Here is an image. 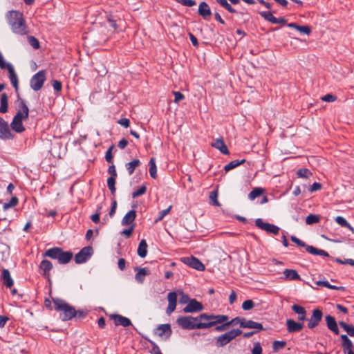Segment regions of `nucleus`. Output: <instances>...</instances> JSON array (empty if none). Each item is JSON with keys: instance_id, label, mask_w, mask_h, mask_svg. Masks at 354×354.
Wrapping results in <instances>:
<instances>
[{"instance_id": "obj_1", "label": "nucleus", "mask_w": 354, "mask_h": 354, "mask_svg": "<svg viewBox=\"0 0 354 354\" xmlns=\"http://www.w3.org/2000/svg\"><path fill=\"white\" fill-rule=\"evenodd\" d=\"M6 17L13 33L21 36L28 33V28L22 12L18 10H10L7 12Z\"/></svg>"}, {"instance_id": "obj_2", "label": "nucleus", "mask_w": 354, "mask_h": 354, "mask_svg": "<svg viewBox=\"0 0 354 354\" xmlns=\"http://www.w3.org/2000/svg\"><path fill=\"white\" fill-rule=\"evenodd\" d=\"M19 106V109L12 119L10 127L14 131L17 133H21L25 131L22 121L28 118L29 109L23 100L20 101Z\"/></svg>"}, {"instance_id": "obj_3", "label": "nucleus", "mask_w": 354, "mask_h": 354, "mask_svg": "<svg viewBox=\"0 0 354 354\" xmlns=\"http://www.w3.org/2000/svg\"><path fill=\"white\" fill-rule=\"evenodd\" d=\"M53 301L55 309L61 313L60 317L63 321L71 320L75 317L76 310L73 306L61 299L56 298Z\"/></svg>"}, {"instance_id": "obj_4", "label": "nucleus", "mask_w": 354, "mask_h": 354, "mask_svg": "<svg viewBox=\"0 0 354 354\" xmlns=\"http://www.w3.org/2000/svg\"><path fill=\"white\" fill-rule=\"evenodd\" d=\"M73 253L70 251L64 252L61 248L55 247L47 250L44 254V257H50L57 259L61 264L68 263L73 258Z\"/></svg>"}, {"instance_id": "obj_5", "label": "nucleus", "mask_w": 354, "mask_h": 354, "mask_svg": "<svg viewBox=\"0 0 354 354\" xmlns=\"http://www.w3.org/2000/svg\"><path fill=\"white\" fill-rule=\"evenodd\" d=\"M176 323L183 329L194 330L201 329V327L207 326L205 324H201L199 316L194 317L192 316H182L176 319Z\"/></svg>"}, {"instance_id": "obj_6", "label": "nucleus", "mask_w": 354, "mask_h": 354, "mask_svg": "<svg viewBox=\"0 0 354 354\" xmlns=\"http://www.w3.org/2000/svg\"><path fill=\"white\" fill-rule=\"evenodd\" d=\"M177 293H178L180 295V297L179 299V302L181 304H188L189 301L191 300L189 299V297L185 294L182 290H178L177 292H171L167 295V299H168V306L167 308V313L168 315H170L171 313H173L176 306V301H177Z\"/></svg>"}, {"instance_id": "obj_7", "label": "nucleus", "mask_w": 354, "mask_h": 354, "mask_svg": "<svg viewBox=\"0 0 354 354\" xmlns=\"http://www.w3.org/2000/svg\"><path fill=\"white\" fill-rule=\"evenodd\" d=\"M200 322L201 324L207 325L205 327H201V329L208 328L213 326H216L217 324H220L228 320V317L224 315H207L206 313H202L199 315Z\"/></svg>"}, {"instance_id": "obj_8", "label": "nucleus", "mask_w": 354, "mask_h": 354, "mask_svg": "<svg viewBox=\"0 0 354 354\" xmlns=\"http://www.w3.org/2000/svg\"><path fill=\"white\" fill-rule=\"evenodd\" d=\"M242 333L240 329H232L222 334L215 339L217 347H223Z\"/></svg>"}, {"instance_id": "obj_9", "label": "nucleus", "mask_w": 354, "mask_h": 354, "mask_svg": "<svg viewBox=\"0 0 354 354\" xmlns=\"http://www.w3.org/2000/svg\"><path fill=\"white\" fill-rule=\"evenodd\" d=\"M45 81L46 71L44 70L39 71L36 74H35L30 79V87L34 91H37L42 88Z\"/></svg>"}, {"instance_id": "obj_10", "label": "nucleus", "mask_w": 354, "mask_h": 354, "mask_svg": "<svg viewBox=\"0 0 354 354\" xmlns=\"http://www.w3.org/2000/svg\"><path fill=\"white\" fill-rule=\"evenodd\" d=\"M93 248L91 246L83 248L75 257L76 263H83L86 262L92 255Z\"/></svg>"}, {"instance_id": "obj_11", "label": "nucleus", "mask_w": 354, "mask_h": 354, "mask_svg": "<svg viewBox=\"0 0 354 354\" xmlns=\"http://www.w3.org/2000/svg\"><path fill=\"white\" fill-rule=\"evenodd\" d=\"M256 226L259 228L273 234H278L279 232V227L271 223H265L261 218H257L255 221Z\"/></svg>"}, {"instance_id": "obj_12", "label": "nucleus", "mask_w": 354, "mask_h": 354, "mask_svg": "<svg viewBox=\"0 0 354 354\" xmlns=\"http://www.w3.org/2000/svg\"><path fill=\"white\" fill-rule=\"evenodd\" d=\"M182 262L198 271H203L205 269L203 263L196 257H187L181 259Z\"/></svg>"}, {"instance_id": "obj_13", "label": "nucleus", "mask_w": 354, "mask_h": 354, "mask_svg": "<svg viewBox=\"0 0 354 354\" xmlns=\"http://www.w3.org/2000/svg\"><path fill=\"white\" fill-rule=\"evenodd\" d=\"M14 135L11 133L8 124L0 117V138L3 140H11Z\"/></svg>"}, {"instance_id": "obj_14", "label": "nucleus", "mask_w": 354, "mask_h": 354, "mask_svg": "<svg viewBox=\"0 0 354 354\" xmlns=\"http://www.w3.org/2000/svg\"><path fill=\"white\" fill-rule=\"evenodd\" d=\"M203 309V304L195 299L189 301L187 305L183 308L185 313H193L200 312Z\"/></svg>"}, {"instance_id": "obj_15", "label": "nucleus", "mask_w": 354, "mask_h": 354, "mask_svg": "<svg viewBox=\"0 0 354 354\" xmlns=\"http://www.w3.org/2000/svg\"><path fill=\"white\" fill-rule=\"evenodd\" d=\"M322 317L323 313L320 309H314L310 318L308 319V327L309 328L316 327L321 322Z\"/></svg>"}, {"instance_id": "obj_16", "label": "nucleus", "mask_w": 354, "mask_h": 354, "mask_svg": "<svg viewBox=\"0 0 354 354\" xmlns=\"http://www.w3.org/2000/svg\"><path fill=\"white\" fill-rule=\"evenodd\" d=\"M298 245L301 247H304L306 248V251L309 252L310 254H314V255H320L324 257H328L329 254L321 249L316 248L312 245H306L304 241L300 240V241L297 243Z\"/></svg>"}, {"instance_id": "obj_17", "label": "nucleus", "mask_w": 354, "mask_h": 354, "mask_svg": "<svg viewBox=\"0 0 354 354\" xmlns=\"http://www.w3.org/2000/svg\"><path fill=\"white\" fill-rule=\"evenodd\" d=\"M156 331L160 337L163 339H168L171 335V326L169 324H161L156 328Z\"/></svg>"}, {"instance_id": "obj_18", "label": "nucleus", "mask_w": 354, "mask_h": 354, "mask_svg": "<svg viewBox=\"0 0 354 354\" xmlns=\"http://www.w3.org/2000/svg\"><path fill=\"white\" fill-rule=\"evenodd\" d=\"M198 13L205 20L209 19L212 16V11L210 8L209 5L205 1L200 3L198 6Z\"/></svg>"}, {"instance_id": "obj_19", "label": "nucleus", "mask_w": 354, "mask_h": 354, "mask_svg": "<svg viewBox=\"0 0 354 354\" xmlns=\"http://www.w3.org/2000/svg\"><path fill=\"white\" fill-rule=\"evenodd\" d=\"M53 268L52 263L48 260H43L39 265V269L41 274L49 279V272Z\"/></svg>"}, {"instance_id": "obj_20", "label": "nucleus", "mask_w": 354, "mask_h": 354, "mask_svg": "<svg viewBox=\"0 0 354 354\" xmlns=\"http://www.w3.org/2000/svg\"><path fill=\"white\" fill-rule=\"evenodd\" d=\"M111 319L114 321L115 326H122L124 327H127L131 325V322L129 318L120 315H111Z\"/></svg>"}, {"instance_id": "obj_21", "label": "nucleus", "mask_w": 354, "mask_h": 354, "mask_svg": "<svg viewBox=\"0 0 354 354\" xmlns=\"http://www.w3.org/2000/svg\"><path fill=\"white\" fill-rule=\"evenodd\" d=\"M261 17L273 24H286V21L283 17L277 18L270 12H260Z\"/></svg>"}, {"instance_id": "obj_22", "label": "nucleus", "mask_w": 354, "mask_h": 354, "mask_svg": "<svg viewBox=\"0 0 354 354\" xmlns=\"http://www.w3.org/2000/svg\"><path fill=\"white\" fill-rule=\"evenodd\" d=\"M286 326L288 333H291L301 330L304 328V324L289 319L286 320Z\"/></svg>"}, {"instance_id": "obj_23", "label": "nucleus", "mask_w": 354, "mask_h": 354, "mask_svg": "<svg viewBox=\"0 0 354 354\" xmlns=\"http://www.w3.org/2000/svg\"><path fill=\"white\" fill-rule=\"evenodd\" d=\"M7 69L9 73L10 81L14 86V88H15V90L17 91L19 88V81L18 77L15 71V69L10 64H7Z\"/></svg>"}, {"instance_id": "obj_24", "label": "nucleus", "mask_w": 354, "mask_h": 354, "mask_svg": "<svg viewBox=\"0 0 354 354\" xmlns=\"http://www.w3.org/2000/svg\"><path fill=\"white\" fill-rule=\"evenodd\" d=\"M284 279L290 281H301V278L297 272L293 269H286L283 272Z\"/></svg>"}, {"instance_id": "obj_25", "label": "nucleus", "mask_w": 354, "mask_h": 354, "mask_svg": "<svg viewBox=\"0 0 354 354\" xmlns=\"http://www.w3.org/2000/svg\"><path fill=\"white\" fill-rule=\"evenodd\" d=\"M135 270L137 271L135 279L138 283H140L144 281L145 277L151 273L150 270L147 268H140L138 267H136Z\"/></svg>"}, {"instance_id": "obj_26", "label": "nucleus", "mask_w": 354, "mask_h": 354, "mask_svg": "<svg viewBox=\"0 0 354 354\" xmlns=\"http://www.w3.org/2000/svg\"><path fill=\"white\" fill-rule=\"evenodd\" d=\"M241 328L257 329L258 331L263 330V325L252 320H243Z\"/></svg>"}, {"instance_id": "obj_27", "label": "nucleus", "mask_w": 354, "mask_h": 354, "mask_svg": "<svg viewBox=\"0 0 354 354\" xmlns=\"http://www.w3.org/2000/svg\"><path fill=\"white\" fill-rule=\"evenodd\" d=\"M326 322L328 329L333 331L335 334L338 335L339 329L335 318L331 315H327L326 316Z\"/></svg>"}, {"instance_id": "obj_28", "label": "nucleus", "mask_w": 354, "mask_h": 354, "mask_svg": "<svg viewBox=\"0 0 354 354\" xmlns=\"http://www.w3.org/2000/svg\"><path fill=\"white\" fill-rule=\"evenodd\" d=\"M1 279L3 281V284L7 287L10 288L14 283V281L10 276V272L8 269H3Z\"/></svg>"}, {"instance_id": "obj_29", "label": "nucleus", "mask_w": 354, "mask_h": 354, "mask_svg": "<svg viewBox=\"0 0 354 354\" xmlns=\"http://www.w3.org/2000/svg\"><path fill=\"white\" fill-rule=\"evenodd\" d=\"M212 146L218 149L223 154H229L230 151L223 139H216Z\"/></svg>"}, {"instance_id": "obj_30", "label": "nucleus", "mask_w": 354, "mask_h": 354, "mask_svg": "<svg viewBox=\"0 0 354 354\" xmlns=\"http://www.w3.org/2000/svg\"><path fill=\"white\" fill-rule=\"evenodd\" d=\"M136 212L134 209L128 212L122 220V225H127L131 224L136 219Z\"/></svg>"}, {"instance_id": "obj_31", "label": "nucleus", "mask_w": 354, "mask_h": 354, "mask_svg": "<svg viewBox=\"0 0 354 354\" xmlns=\"http://www.w3.org/2000/svg\"><path fill=\"white\" fill-rule=\"evenodd\" d=\"M147 247H148V245H147L146 240L142 239L140 241V242L139 243L138 250H137L138 255L140 257H141V258L146 257V256L147 254Z\"/></svg>"}, {"instance_id": "obj_32", "label": "nucleus", "mask_w": 354, "mask_h": 354, "mask_svg": "<svg viewBox=\"0 0 354 354\" xmlns=\"http://www.w3.org/2000/svg\"><path fill=\"white\" fill-rule=\"evenodd\" d=\"M8 100L6 93H3L1 95V106L0 113H5L8 111Z\"/></svg>"}, {"instance_id": "obj_33", "label": "nucleus", "mask_w": 354, "mask_h": 354, "mask_svg": "<svg viewBox=\"0 0 354 354\" xmlns=\"http://www.w3.org/2000/svg\"><path fill=\"white\" fill-rule=\"evenodd\" d=\"M140 164V162L138 159H134L132 161L126 164V168L128 171L129 175H131L136 167H138Z\"/></svg>"}, {"instance_id": "obj_34", "label": "nucleus", "mask_w": 354, "mask_h": 354, "mask_svg": "<svg viewBox=\"0 0 354 354\" xmlns=\"http://www.w3.org/2000/svg\"><path fill=\"white\" fill-rule=\"evenodd\" d=\"M245 162V159H242L241 160H232L225 166L224 169L226 171H228L232 169L236 168L239 165L243 164Z\"/></svg>"}, {"instance_id": "obj_35", "label": "nucleus", "mask_w": 354, "mask_h": 354, "mask_svg": "<svg viewBox=\"0 0 354 354\" xmlns=\"http://www.w3.org/2000/svg\"><path fill=\"white\" fill-rule=\"evenodd\" d=\"M339 326L348 333L351 337H354V326L349 325L344 322H339Z\"/></svg>"}, {"instance_id": "obj_36", "label": "nucleus", "mask_w": 354, "mask_h": 354, "mask_svg": "<svg viewBox=\"0 0 354 354\" xmlns=\"http://www.w3.org/2000/svg\"><path fill=\"white\" fill-rule=\"evenodd\" d=\"M117 177H109L107 179V186L109 189L111 193L113 195L115 194L116 192V188H115V181H116Z\"/></svg>"}, {"instance_id": "obj_37", "label": "nucleus", "mask_w": 354, "mask_h": 354, "mask_svg": "<svg viewBox=\"0 0 354 354\" xmlns=\"http://www.w3.org/2000/svg\"><path fill=\"white\" fill-rule=\"evenodd\" d=\"M316 284L318 286H322L326 287L329 289L337 290H344V288L343 286H336L330 285L327 281H318L316 282Z\"/></svg>"}, {"instance_id": "obj_38", "label": "nucleus", "mask_w": 354, "mask_h": 354, "mask_svg": "<svg viewBox=\"0 0 354 354\" xmlns=\"http://www.w3.org/2000/svg\"><path fill=\"white\" fill-rule=\"evenodd\" d=\"M264 192V189L261 187H256L253 189L251 192L248 194V198L250 200L253 201L257 197L261 196Z\"/></svg>"}, {"instance_id": "obj_39", "label": "nucleus", "mask_w": 354, "mask_h": 354, "mask_svg": "<svg viewBox=\"0 0 354 354\" xmlns=\"http://www.w3.org/2000/svg\"><path fill=\"white\" fill-rule=\"evenodd\" d=\"M353 346V343L350 339L342 342L344 352L347 353L348 354H354V352L352 351Z\"/></svg>"}, {"instance_id": "obj_40", "label": "nucleus", "mask_w": 354, "mask_h": 354, "mask_svg": "<svg viewBox=\"0 0 354 354\" xmlns=\"http://www.w3.org/2000/svg\"><path fill=\"white\" fill-rule=\"evenodd\" d=\"M19 200L16 196H12L8 203L3 205V209L6 210L9 208L15 207L18 204Z\"/></svg>"}, {"instance_id": "obj_41", "label": "nucleus", "mask_w": 354, "mask_h": 354, "mask_svg": "<svg viewBox=\"0 0 354 354\" xmlns=\"http://www.w3.org/2000/svg\"><path fill=\"white\" fill-rule=\"evenodd\" d=\"M27 40L28 41V44L34 48V49H38L39 48V42L37 38H35L33 36H28Z\"/></svg>"}, {"instance_id": "obj_42", "label": "nucleus", "mask_w": 354, "mask_h": 354, "mask_svg": "<svg viewBox=\"0 0 354 354\" xmlns=\"http://www.w3.org/2000/svg\"><path fill=\"white\" fill-rule=\"evenodd\" d=\"M335 221L341 226L348 227L353 231V227L347 222V221L342 216H337Z\"/></svg>"}, {"instance_id": "obj_43", "label": "nucleus", "mask_w": 354, "mask_h": 354, "mask_svg": "<svg viewBox=\"0 0 354 354\" xmlns=\"http://www.w3.org/2000/svg\"><path fill=\"white\" fill-rule=\"evenodd\" d=\"M286 345V342L284 341H274L272 343V348L274 352H277L279 350L283 348Z\"/></svg>"}, {"instance_id": "obj_44", "label": "nucleus", "mask_w": 354, "mask_h": 354, "mask_svg": "<svg viewBox=\"0 0 354 354\" xmlns=\"http://www.w3.org/2000/svg\"><path fill=\"white\" fill-rule=\"evenodd\" d=\"M299 178H308L312 176L311 171L308 169H300L297 172Z\"/></svg>"}, {"instance_id": "obj_45", "label": "nucleus", "mask_w": 354, "mask_h": 354, "mask_svg": "<svg viewBox=\"0 0 354 354\" xmlns=\"http://www.w3.org/2000/svg\"><path fill=\"white\" fill-rule=\"evenodd\" d=\"M319 221V217L315 214H309L306 218V223L308 225H312Z\"/></svg>"}, {"instance_id": "obj_46", "label": "nucleus", "mask_w": 354, "mask_h": 354, "mask_svg": "<svg viewBox=\"0 0 354 354\" xmlns=\"http://www.w3.org/2000/svg\"><path fill=\"white\" fill-rule=\"evenodd\" d=\"M147 187L145 185H142L138 189L132 193V198H136L146 193Z\"/></svg>"}, {"instance_id": "obj_47", "label": "nucleus", "mask_w": 354, "mask_h": 354, "mask_svg": "<svg viewBox=\"0 0 354 354\" xmlns=\"http://www.w3.org/2000/svg\"><path fill=\"white\" fill-rule=\"evenodd\" d=\"M218 192L217 191H213L210 192L209 199L212 201V204L215 206H220V203L217 200Z\"/></svg>"}, {"instance_id": "obj_48", "label": "nucleus", "mask_w": 354, "mask_h": 354, "mask_svg": "<svg viewBox=\"0 0 354 354\" xmlns=\"http://www.w3.org/2000/svg\"><path fill=\"white\" fill-rule=\"evenodd\" d=\"M243 320H245V318L236 317L230 321L227 320V322L228 324L229 327L230 326H234V325H236V324H239L240 326L241 327V322H243Z\"/></svg>"}, {"instance_id": "obj_49", "label": "nucleus", "mask_w": 354, "mask_h": 354, "mask_svg": "<svg viewBox=\"0 0 354 354\" xmlns=\"http://www.w3.org/2000/svg\"><path fill=\"white\" fill-rule=\"evenodd\" d=\"M254 306V303L253 302L252 300H250V299L245 300L242 304V308L245 310H249L252 309Z\"/></svg>"}, {"instance_id": "obj_50", "label": "nucleus", "mask_w": 354, "mask_h": 354, "mask_svg": "<svg viewBox=\"0 0 354 354\" xmlns=\"http://www.w3.org/2000/svg\"><path fill=\"white\" fill-rule=\"evenodd\" d=\"M177 3L187 7H192L196 4L194 0H175Z\"/></svg>"}, {"instance_id": "obj_51", "label": "nucleus", "mask_w": 354, "mask_h": 354, "mask_svg": "<svg viewBox=\"0 0 354 354\" xmlns=\"http://www.w3.org/2000/svg\"><path fill=\"white\" fill-rule=\"evenodd\" d=\"M292 310L298 315L306 314V310L303 306L295 304L292 306Z\"/></svg>"}, {"instance_id": "obj_52", "label": "nucleus", "mask_w": 354, "mask_h": 354, "mask_svg": "<svg viewBox=\"0 0 354 354\" xmlns=\"http://www.w3.org/2000/svg\"><path fill=\"white\" fill-rule=\"evenodd\" d=\"M149 174L150 176L155 178V158H151L149 160Z\"/></svg>"}, {"instance_id": "obj_53", "label": "nucleus", "mask_w": 354, "mask_h": 354, "mask_svg": "<svg viewBox=\"0 0 354 354\" xmlns=\"http://www.w3.org/2000/svg\"><path fill=\"white\" fill-rule=\"evenodd\" d=\"M335 261L339 264H348L351 266H354V259H346L345 260H342L339 258H336Z\"/></svg>"}, {"instance_id": "obj_54", "label": "nucleus", "mask_w": 354, "mask_h": 354, "mask_svg": "<svg viewBox=\"0 0 354 354\" xmlns=\"http://www.w3.org/2000/svg\"><path fill=\"white\" fill-rule=\"evenodd\" d=\"M302 34L309 35L311 32V28L308 26H299L297 30Z\"/></svg>"}, {"instance_id": "obj_55", "label": "nucleus", "mask_w": 354, "mask_h": 354, "mask_svg": "<svg viewBox=\"0 0 354 354\" xmlns=\"http://www.w3.org/2000/svg\"><path fill=\"white\" fill-rule=\"evenodd\" d=\"M113 148V145L111 146L106 152L105 159L108 162H112L113 161L112 150Z\"/></svg>"}, {"instance_id": "obj_56", "label": "nucleus", "mask_w": 354, "mask_h": 354, "mask_svg": "<svg viewBox=\"0 0 354 354\" xmlns=\"http://www.w3.org/2000/svg\"><path fill=\"white\" fill-rule=\"evenodd\" d=\"M171 207H172V206L170 205L167 209L161 211L159 213L158 217L156 218V222L158 221H161L170 212Z\"/></svg>"}, {"instance_id": "obj_57", "label": "nucleus", "mask_w": 354, "mask_h": 354, "mask_svg": "<svg viewBox=\"0 0 354 354\" xmlns=\"http://www.w3.org/2000/svg\"><path fill=\"white\" fill-rule=\"evenodd\" d=\"M52 86L55 91L59 92L62 91V85L61 82L54 80L52 81Z\"/></svg>"}, {"instance_id": "obj_58", "label": "nucleus", "mask_w": 354, "mask_h": 354, "mask_svg": "<svg viewBox=\"0 0 354 354\" xmlns=\"http://www.w3.org/2000/svg\"><path fill=\"white\" fill-rule=\"evenodd\" d=\"M221 324H222L221 325L216 326L215 330L216 331H219V332L224 331V330H226L227 329H228L229 326H228L227 321L222 322Z\"/></svg>"}, {"instance_id": "obj_59", "label": "nucleus", "mask_w": 354, "mask_h": 354, "mask_svg": "<svg viewBox=\"0 0 354 354\" xmlns=\"http://www.w3.org/2000/svg\"><path fill=\"white\" fill-rule=\"evenodd\" d=\"M108 173L111 175L110 177H117L118 174L116 171V169L114 165H111L109 166L108 169Z\"/></svg>"}, {"instance_id": "obj_60", "label": "nucleus", "mask_w": 354, "mask_h": 354, "mask_svg": "<svg viewBox=\"0 0 354 354\" xmlns=\"http://www.w3.org/2000/svg\"><path fill=\"white\" fill-rule=\"evenodd\" d=\"M252 354H261L262 353V348L259 343H256L254 346V348L252 351Z\"/></svg>"}, {"instance_id": "obj_61", "label": "nucleus", "mask_w": 354, "mask_h": 354, "mask_svg": "<svg viewBox=\"0 0 354 354\" xmlns=\"http://www.w3.org/2000/svg\"><path fill=\"white\" fill-rule=\"evenodd\" d=\"M322 184L319 183H314L309 188L310 192H313L322 189Z\"/></svg>"}, {"instance_id": "obj_62", "label": "nucleus", "mask_w": 354, "mask_h": 354, "mask_svg": "<svg viewBox=\"0 0 354 354\" xmlns=\"http://www.w3.org/2000/svg\"><path fill=\"white\" fill-rule=\"evenodd\" d=\"M134 225H135L133 224L129 228L124 230L122 232V234L126 236L127 237H129L133 232Z\"/></svg>"}, {"instance_id": "obj_63", "label": "nucleus", "mask_w": 354, "mask_h": 354, "mask_svg": "<svg viewBox=\"0 0 354 354\" xmlns=\"http://www.w3.org/2000/svg\"><path fill=\"white\" fill-rule=\"evenodd\" d=\"M174 95L175 96L174 102L178 103L180 101L184 99V95L179 91H174Z\"/></svg>"}, {"instance_id": "obj_64", "label": "nucleus", "mask_w": 354, "mask_h": 354, "mask_svg": "<svg viewBox=\"0 0 354 354\" xmlns=\"http://www.w3.org/2000/svg\"><path fill=\"white\" fill-rule=\"evenodd\" d=\"M337 97L335 95L327 94L322 97V100L325 102H334Z\"/></svg>"}]
</instances>
